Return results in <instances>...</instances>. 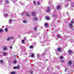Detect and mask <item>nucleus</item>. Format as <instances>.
I'll use <instances>...</instances> for the list:
<instances>
[{"instance_id": "473e14b6", "label": "nucleus", "mask_w": 74, "mask_h": 74, "mask_svg": "<svg viewBox=\"0 0 74 74\" xmlns=\"http://www.w3.org/2000/svg\"><path fill=\"white\" fill-rule=\"evenodd\" d=\"M37 4L38 5H40V2H38L37 3Z\"/></svg>"}, {"instance_id": "ddd939ff", "label": "nucleus", "mask_w": 74, "mask_h": 74, "mask_svg": "<svg viewBox=\"0 0 74 74\" xmlns=\"http://www.w3.org/2000/svg\"><path fill=\"white\" fill-rule=\"evenodd\" d=\"M60 5H58L57 8V10H59V9H60Z\"/></svg>"}, {"instance_id": "79ce46f5", "label": "nucleus", "mask_w": 74, "mask_h": 74, "mask_svg": "<svg viewBox=\"0 0 74 74\" xmlns=\"http://www.w3.org/2000/svg\"><path fill=\"white\" fill-rule=\"evenodd\" d=\"M46 61H48V59H47L46 60Z\"/></svg>"}, {"instance_id": "49530a36", "label": "nucleus", "mask_w": 74, "mask_h": 74, "mask_svg": "<svg viewBox=\"0 0 74 74\" xmlns=\"http://www.w3.org/2000/svg\"><path fill=\"white\" fill-rule=\"evenodd\" d=\"M71 0H68V1H71Z\"/></svg>"}, {"instance_id": "9b49d317", "label": "nucleus", "mask_w": 74, "mask_h": 74, "mask_svg": "<svg viewBox=\"0 0 74 74\" xmlns=\"http://www.w3.org/2000/svg\"><path fill=\"white\" fill-rule=\"evenodd\" d=\"M69 26L71 28V27H72L73 25H72V24H69Z\"/></svg>"}, {"instance_id": "c9c22d12", "label": "nucleus", "mask_w": 74, "mask_h": 74, "mask_svg": "<svg viewBox=\"0 0 74 74\" xmlns=\"http://www.w3.org/2000/svg\"><path fill=\"white\" fill-rule=\"evenodd\" d=\"M65 72H66V71H67V69H66V68L65 69Z\"/></svg>"}, {"instance_id": "393cba45", "label": "nucleus", "mask_w": 74, "mask_h": 74, "mask_svg": "<svg viewBox=\"0 0 74 74\" xmlns=\"http://www.w3.org/2000/svg\"><path fill=\"white\" fill-rule=\"evenodd\" d=\"M23 23H26L27 22V21L26 20H24L23 21Z\"/></svg>"}, {"instance_id": "a878e982", "label": "nucleus", "mask_w": 74, "mask_h": 74, "mask_svg": "<svg viewBox=\"0 0 74 74\" xmlns=\"http://www.w3.org/2000/svg\"><path fill=\"white\" fill-rule=\"evenodd\" d=\"M46 19H47V20H49V17H46Z\"/></svg>"}, {"instance_id": "9d476101", "label": "nucleus", "mask_w": 74, "mask_h": 74, "mask_svg": "<svg viewBox=\"0 0 74 74\" xmlns=\"http://www.w3.org/2000/svg\"><path fill=\"white\" fill-rule=\"evenodd\" d=\"M16 72L15 71H12L11 72V74H15Z\"/></svg>"}, {"instance_id": "e433bc0d", "label": "nucleus", "mask_w": 74, "mask_h": 74, "mask_svg": "<svg viewBox=\"0 0 74 74\" xmlns=\"http://www.w3.org/2000/svg\"><path fill=\"white\" fill-rule=\"evenodd\" d=\"M47 49H45V51H47Z\"/></svg>"}, {"instance_id": "4468645a", "label": "nucleus", "mask_w": 74, "mask_h": 74, "mask_svg": "<svg viewBox=\"0 0 74 74\" xmlns=\"http://www.w3.org/2000/svg\"><path fill=\"white\" fill-rule=\"evenodd\" d=\"M3 55L4 56H7V54L6 52H5V53H3Z\"/></svg>"}, {"instance_id": "c756f323", "label": "nucleus", "mask_w": 74, "mask_h": 74, "mask_svg": "<svg viewBox=\"0 0 74 74\" xmlns=\"http://www.w3.org/2000/svg\"><path fill=\"white\" fill-rule=\"evenodd\" d=\"M45 26H48V24L47 23H45Z\"/></svg>"}, {"instance_id": "dca6fc26", "label": "nucleus", "mask_w": 74, "mask_h": 74, "mask_svg": "<svg viewBox=\"0 0 74 74\" xmlns=\"http://www.w3.org/2000/svg\"><path fill=\"white\" fill-rule=\"evenodd\" d=\"M31 58H33V57H34V55L33 54H31Z\"/></svg>"}, {"instance_id": "3c124183", "label": "nucleus", "mask_w": 74, "mask_h": 74, "mask_svg": "<svg viewBox=\"0 0 74 74\" xmlns=\"http://www.w3.org/2000/svg\"><path fill=\"white\" fill-rule=\"evenodd\" d=\"M73 6L74 7V5Z\"/></svg>"}, {"instance_id": "5701e85b", "label": "nucleus", "mask_w": 74, "mask_h": 74, "mask_svg": "<svg viewBox=\"0 0 74 74\" xmlns=\"http://www.w3.org/2000/svg\"><path fill=\"white\" fill-rule=\"evenodd\" d=\"M25 42V40H22V44H23L24 43V42Z\"/></svg>"}, {"instance_id": "7ed1b4c3", "label": "nucleus", "mask_w": 74, "mask_h": 74, "mask_svg": "<svg viewBox=\"0 0 74 74\" xmlns=\"http://www.w3.org/2000/svg\"><path fill=\"white\" fill-rule=\"evenodd\" d=\"M19 68H20V66H19V65H18L17 66V67H14V69H19Z\"/></svg>"}, {"instance_id": "2eb2a0df", "label": "nucleus", "mask_w": 74, "mask_h": 74, "mask_svg": "<svg viewBox=\"0 0 74 74\" xmlns=\"http://www.w3.org/2000/svg\"><path fill=\"white\" fill-rule=\"evenodd\" d=\"M68 52H69V53L70 54L71 53H73V51H72L71 50H69Z\"/></svg>"}, {"instance_id": "6e6552de", "label": "nucleus", "mask_w": 74, "mask_h": 74, "mask_svg": "<svg viewBox=\"0 0 74 74\" xmlns=\"http://www.w3.org/2000/svg\"><path fill=\"white\" fill-rule=\"evenodd\" d=\"M9 23L10 24H11V23H12V21L11 19L9 20Z\"/></svg>"}, {"instance_id": "aec40b11", "label": "nucleus", "mask_w": 74, "mask_h": 74, "mask_svg": "<svg viewBox=\"0 0 74 74\" xmlns=\"http://www.w3.org/2000/svg\"><path fill=\"white\" fill-rule=\"evenodd\" d=\"M7 49V47H5L3 48V50H4V51H5V50H6Z\"/></svg>"}, {"instance_id": "c85d7f7f", "label": "nucleus", "mask_w": 74, "mask_h": 74, "mask_svg": "<svg viewBox=\"0 0 74 74\" xmlns=\"http://www.w3.org/2000/svg\"><path fill=\"white\" fill-rule=\"evenodd\" d=\"M0 63H3V60H1V61H0Z\"/></svg>"}, {"instance_id": "a18cd8bd", "label": "nucleus", "mask_w": 74, "mask_h": 74, "mask_svg": "<svg viewBox=\"0 0 74 74\" xmlns=\"http://www.w3.org/2000/svg\"><path fill=\"white\" fill-rule=\"evenodd\" d=\"M34 44H36V42H34Z\"/></svg>"}, {"instance_id": "37998d69", "label": "nucleus", "mask_w": 74, "mask_h": 74, "mask_svg": "<svg viewBox=\"0 0 74 74\" xmlns=\"http://www.w3.org/2000/svg\"><path fill=\"white\" fill-rule=\"evenodd\" d=\"M23 12L22 14V15H23Z\"/></svg>"}, {"instance_id": "4c0bfd02", "label": "nucleus", "mask_w": 74, "mask_h": 74, "mask_svg": "<svg viewBox=\"0 0 74 74\" xmlns=\"http://www.w3.org/2000/svg\"><path fill=\"white\" fill-rule=\"evenodd\" d=\"M14 57H16L17 56V55H15L14 56Z\"/></svg>"}, {"instance_id": "b1692460", "label": "nucleus", "mask_w": 74, "mask_h": 74, "mask_svg": "<svg viewBox=\"0 0 74 74\" xmlns=\"http://www.w3.org/2000/svg\"><path fill=\"white\" fill-rule=\"evenodd\" d=\"M26 16H30V14H26Z\"/></svg>"}, {"instance_id": "f257e3e1", "label": "nucleus", "mask_w": 74, "mask_h": 74, "mask_svg": "<svg viewBox=\"0 0 74 74\" xmlns=\"http://www.w3.org/2000/svg\"><path fill=\"white\" fill-rule=\"evenodd\" d=\"M13 39H14V38H13L12 37H10L8 38L7 39V41H10V40H12Z\"/></svg>"}, {"instance_id": "8fccbe9b", "label": "nucleus", "mask_w": 74, "mask_h": 74, "mask_svg": "<svg viewBox=\"0 0 74 74\" xmlns=\"http://www.w3.org/2000/svg\"><path fill=\"white\" fill-rule=\"evenodd\" d=\"M57 55H58V54L57 53Z\"/></svg>"}, {"instance_id": "a19ab883", "label": "nucleus", "mask_w": 74, "mask_h": 74, "mask_svg": "<svg viewBox=\"0 0 74 74\" xmlns=\"http://www.w3.org/2000/svg\"><path fill=\"white\" fill-rule=\"evenodd\" d=\"M21 37V36H20V35L18 36V37Z\"/></svg>"}, {"instance_id": "ea45409f", "label": "nucleus", "mask_w": 74, "mask_h": 74, "mask_svg": "<svg viewBox=\"0 0 74 74\" xmlns=\"http://www.w3.org/2000/svg\"><path fill=\"white\" fill-rule=\"evenodd\" d=\"M61 62H64V61L63 60H62V61H61Z\"/></svg>"}, {"instance_id": "cd10ccee", "label": "nucleus", "mask_w": 74, "mask_h": 74, "mask_svg": "<svg viewBox=\"0 0 74 74\" xmlns=\"http://www.w3.org/2000/svg\"><path fill=\"white\" fill-rule=\"evenodd\" d=\"M33 3L34 5H36V2L34 1H33Z\"/></svg>"}, {"instance_id": "6ab92c4d", "label": "nucleus", "mask_w": 74, "mask_h": 74, "mask_svg": "<svg viewBox=\"0 0 74 74\" xmlns=\"http://www.w3.org/2000/svg\"><path fill=\"white\" fill-rule=\"evenodd\" d=\"M61 36V35H59V34H58V36H57V38H60V37Z\"/></svg>"}, {"instance_id": "bb28decb", "label": "nucleus", "mask_w": 74, "mask_h": 74, "mask_svg": "<svg viewBox=\"0 0 74 74\" xmlns=\"http://www.w3.org/2000/svg\"><path fill=\"white\" fill-rule=\"evenodd\" d=\"M60 58L61 59H63V57H62V56H61Z\"/></svg>"}, {"instance_id": "72a5a7b5", "label": "nucleus", "mask_w": 74, "mask_h": 74, "mask_svg": "<svg viewBox=\"0 0 74 74\" xmlns=\"http://www.w3.org/2000/svg\"><path fill=\"white\" fill-rule=\"evenodd\" d=\"M40 58V56L39 55H38V56H37V58Z\"/></svg>"}, {"instance_id": "f03ea898", "label": "nucleus", "mask_w": 74, "mask_h": 74, "mask_svg": "<svg viewBox=\"0 0 74 74\" xmlns=\"http://www.w3.org/2000/svg\"><path fill=\"white\" fill-rule=\"evenodd\" d=\"M62 49L61 48H58L57 49V51H58V52H62Z\"/></svg>"}, {"instance_id": "58836bf2", "label": "nucleus", "mask_w": 74, "mask_h": 74, "mask_svg": "<svg viewBox=\"0 0 74 74\" xmlns=\"http://www.w3.org/2000/svg\"><path fill=\"white\" fill-rule=\"evenodd\" d=\"M12 46H11L10 47V48H11V49H12Z\"/></svg>"}, {"instance_id": "de8ad7c7", "label": "nucleus", "mask_w": 74, "mask_h": 74, "mask_svg": "<svg viewBox=\"0 0 74 74\" xmlns=\"http://www.w3.org/2000/svg\"><path fill=\"white\" fill-rule=\"evenodd\" d=\"M67 5H66V6H67Z\"/></svg>"}, {"instance_id": "1a4fd4ad", "label": "nucleus", "mask_w": 74, "mask_h": 74, "mask_svg": "<svg viewBox=\"0 0 74 74\" xmlns=\"http://www.w3.org/2000/svg\"><path fill=\"white\" fill-rule=\"evenodd\" d=\"M5 30L6 32H7L8 31V28H5Z\"/></svg>"}, {"instance_id": "7c9ffc66", "label": "nucleus", "mask_w": 74, "mask_h": 74, "mask_svg": "<svg viewBox=\"0 0 74 74\" xmlns=\"http://www.w3.org/2000/svg\"><path fill=\"white\" fill-rule=\"evenodd\" d=\"M74 23V21H71V24H73V23Z\"/></svg>"}, {"instance_id": "2f4dec72", "label": "nucleus", "mask_w": 74, "mask_h": 74, "mask_svg": "<svg viewBox=\"0 0 74 74\" xmlns=\"http://www.w3.org/2000/svg\"><path fill=\"white\" fill-rule=\"evenodd\" d=\"M34 29L35 30H36L37 29V27H35L34 28Z\"/></svg>"}, {"instance_id": "20e7f679", "label": "nucleus", "mask_w": 74, "mask_h": 74, "mask_svg": "<svg viewBox=\"0 0 74 74\" xmlns=\"http://www.w3.org/2000/svg\"><path fill=\"white\" fill-rule=\"evenodd\" d=\"M31 15L32 16H34L36 15V12H32Z\"/></svg>"}, {"instance_id": "a211bd4d", "label": "nucleus", "mask_w": 74, "mask_h": 74, "mask_svg": "<svg viewBox=\"0 0 74 74\" xmlns=\"http://www.w3.org/2000/svg\"><path fill=\"white\" fill-rule=\"evenodd\" d=\"M3 31V29H0V33H2Z\"/></svg>"}, {"instance_id": "f3484780", "label": "nucleus", "mask_w": 74, "mask_h": 74, "mask_svg": "<svg viewBox=\"0 0 74 74\" xmlns=\"http://www.w3.org/2000/svg\"><path fill=\"white\" fill-rule=\"evenodd\" d=\"M34 20H35V21H37V20H38V18H37V17H35L34 18Z\"/></svg>"}, {"instance_id": "c03bdc74", "label": "nucleus", "mask_w": 74, "mask_h": 74, "mask_svg": "<svg viewBox=\"0 0 74 74\" xmlns=\"http://www.w3.org/2000/svg\"><path fill=\"white\" fill-rule=\"evenodd\" d=\"M24 39H25V40H26V38H25Z\"/></svg>"}, {"instance_id": "423d86ee", "label": "nucleus", "mask_w": 74, "mask_h": 74, "mask_svg": "<svg viewBox=\"0 0 74 74\" xmlns=\"http://www.w3.org/2000/svg\"><path fill=\"white\" fill-rule=\"evenodd\" d=\"M16 62H17L16 60H14L13 62V63H14V64H16Z\"/></svg>"}, {"instance_id": "4be33fe9", "label": "nucleus", "mask_w": 74, "mask_h": 74, "mask_svg": "<svg viewBox=\"0 0 74 74\" xmlns=\"http://www.w3.org/2000/svg\"><path fill=\"white\" fill-rule=\"evenodd\" d=\"M29 73H30L31 74H32L33 73V71L32 70H31L29 71Z\"/></svg>"}, {"instance_id": "f704fd0d", "label": "nucleus", "mask_w": 74, "mask_h": 74, "mask_svg": "<svg viewBox=\"0 0 74 74\" xmlns=\"http://www.w3.org/2000/svg\"><path fill=\"white\" fill-rule=\"evenodd\" d=\"M5 2H6V3H8V1H6Z\"/></svg>"}, {"instance_id": "39448f33", "label": "nucleus", "mask_w": 74, "mask_h": 74, "mask_svg": "<svg viewBox=\"0 0 74 74\" xmlns=\"http://www.w3.org/2000/svg\"><path fill=\"white\" fill-rule=\"evenodd\" d=\"M3 16L5 18H7L8 17V14H5Z\"/></svg>"}, {"instance_id": "412c9836", "label": "nucleus", "mask_w": 74, "mask_h": 74, "mask_svg": "<svg viewBox=\"0 0 74 74\" xmlns=\"http://www.w3.org/2000/svg\"><path fill=\"white\" fill-rule=\"evenodd\" d=\"M71 64V61H69V62H68V64Z\"/></svg>"}, {"instance_id": "09e8293b", "label": "nucleus", "mask_w": 74, "mask_h": 74, "mask_svg": "<svg viewBox=\"0 0 74 74\" xmlns=\"http://www.w3.org/2000/svg\"><path fill=\"white\" fill-rule=\"evenodd\" d=\"M56 52H57V50H56Z\"/></svg>"}, {"instance_id": "f8f14e48", "label": "nucleus", "mask_w": 74, "mask_h": 74, "mask_svg": "<svg viewBox=\"0 0 74 74\" xmlns=\"http://www.w3.org/2000/svg\"><path fill=\"white\" fill-rule=\"evenodd\" d=\"M34 46L33 45H32L30 46L29 48L31 49H32V48H33L34 47Z\"/></svg>"}, {"instance_id": "0eeeda50", "label": "nucleus", "mask_w": 74, "mask_h": 74, "mask_svg": "<svg viewBox=\"0 0 74 74\" xmlns=\"http://www.w3.org/2000/svg\"><path fill=\"white\" fill-rule=\"evenodd\" d=\"M49 11H50V9H49V7H48L47 9V12H49Z\"/></svg>"}]
</instances>
